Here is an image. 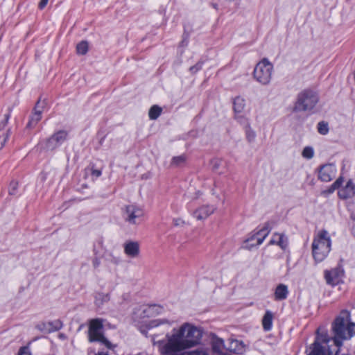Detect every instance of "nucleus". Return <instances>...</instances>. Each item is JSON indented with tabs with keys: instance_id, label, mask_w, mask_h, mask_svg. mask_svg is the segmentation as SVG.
<instances>
[{
	"instance_id": "nucleus-1",
	"label": "nucleus",
	"mask_w": 355,
	"mask_h": 355,
	"mask_svg": "<svg viewBox=\"0 0 355 355\" xmlns=\"http://www.w3.org/2000/svg\"><path fill=\"white\" fill-rule=\"evenodd\" d=\"M202 336L200 329L185 322L167 334L165 339L156 340L153 336L152 342L162 355H208L203 349L189 350L200 343Z\"/></svg>"
},
{
	"instance_id": "nucleus-2",
	"label": "nucleus",
	"mask_w": 355,
	"mask_h": 355,
	"mask_svg": "<svg viewBox=\"0 0 355 355\" xmlns=\"http://www.w3.org/2000/svg\"><path fill=\"white\" fill-rule=\"evenodd\" d=\"M350 314L343 310L336 318L332 324L334 338H330L324 327L317 329V336L314 343L306 351L308 355H338L339 348L343 341L351 338L355 335V324L349 322Z\"/></svg>"
},
{
	"instance_id": "nucleus-3",
	"label": "nucleus",
	"mask_w": 355,
	"mask_h": 355,
	"mask_svg": "<svg viewBox=\"0 0 355 355\" xmlns=\"http://www.w3.org/2000/svg\"><path fill=\"white\" fill-rule=\"evenodd\" d=\"M311 248L315 262H322L327 257L331 250V239L327 230H322L314 236Z\"/></svg>"
},
{
	"instance_id": "nucleus-4",
	"label": "nucleus",
	"mask_w": 355,
	"mask_h": 355,
	"mask_svg": "<svg viewBox=\"0 0 355 355\" xmlns=\"http://www.w3.org/2000/svg\"><path fill=\"white\" fill-rule=\"evenodd\" d=\"M318 101L317 92L306 89L298 94L293 109L295 111H310L315 107Z\"/></svg>"
},
{
	"instance_id": "nucleus-5",
	"label": "nucleus",
	"mask_w": 355,
	"mask_h": 355,
	"mask_svg": "<svg viewBox=\"0 0 355 355\" xmlns=\"http://www.w3.org/2000/svg\"><path fill=\"white\" fill-rule=\"evenodd\" d=\"M273 65L266 58L261 60L254 67V78L262 85H268L272 79Z\"/></svg>"
},
{
	"instance_id": "nucleus-6",
	"label": "nucleus",
	"mask_w": 355,
	"mask_h": 355,
	"mask_svg": "<svg viewBox=\"0 0 355 355\" xmlns=\"http://www.w3.org/2000/svg\"><path fill=\"white\" fill-rule=\"evenodd\" d=\"M68 137L69 132L67 130H60L42 141L41 145L46 150H54L67 141Z\"/></svg>"
},
{
	"instance_id": "nucleus-7",
	"label": "nucleus",
	"mask_w": 355,
	"mask_h": 355,
	"mask_svg": "<svg viewBox=\"0 0 355 355\" xmlns=\"http://www.w3.org/2000/svg\"><path fill=\"white\" fill-rule=\"evenodd\" d=\"M144 212L141 207L136 205H126L123 211L124 220L130 225L139 224L142 220Z\"/></svg>"
},
{
	"instance_id": "nucleus-8",
	"label": "nucleus",
	"mask_w": 355,
	"mask_h": 355,
	"mask_svg": "<svg viewBox=\"0 0 355 355\" xmlns=\"http://www.w3.org/2000/svg\"><path fill=\"white\" fill-rule=\"evenodd\" d=\"M88 340L90 343L98 342L109 350L114 351L116 347V345L112 344L104 336L102 330L88 329Z\"/></svg>"
},
{
	"instance_id": "nucleus-9",
	"label": "nucleus",
	"mask_w": 355,
	"mask_h": 355,
	"mask_svg": "<svg viewBox=\"0 0 355 355\" xmlns=\"http://www.w3.org/2000/svg\"><path fill=\"white\" fill-rule=\"evenodd\" d=\"M46 105V103L45 102V101H41L40 99L37 101L33 109V112L31 115L29 121L27 123V128H34L37 124V123L41 120L42 114L45 108Z\"/></svg>"
},
{
	"instance_id": "nucleus-10",
	"label": "nucleus",
	"mask_w": 355,
	"mask_h": 355,
	"mask_svg": "<svg viewBox=\"0 0 355 355\" xmlns=\"http://www.w3.org/2000/svg\"><path fill=\"white\" fill-rule=\"evenodd\" d=\"M336 172L337 169L334 164H324L318 171V178L322 182H330L336 177Z\"/></svg>"
},
{
	"instance_id": "nucleus-11",
	"label": "nucleus",
	"mask_w": 355,
	"mask_h": 355,
	"mask_svg": "<svg viewBox=\"0 0 355 355\" xmlns=\"http://www.w3.org/2000/svg\"><path fill=\"white\" fill-rule=\"evenodd\" d=\"M343 276V270L339 268H333L330 270L324 271V279L327 284L335 286L338 284L342 279Z\"/></svg>"
},
{
	"instance_id": "nucleus-12",
	"label": "nucleus",
	"mask_w": 355,
	"mask_h": 355,
	"mask_svg": "<svg viewBox=\"0 0 355 355\" xmlns=\"http://www.w3.org/2000/svg\"><path fill=\"white\" fill-rule=\"evenodd\" d=\"M216 209L212 205H203L193 212V216L198 220H205L211 215Z\"/></svg>"
},
{
	"instance_id": "nucleus-13",
	"label": "nucleus",
	"mask_w": 355,
	"mask_h": 355,
	"mask_svg": "<svg viewBox=\"0 0 355 355\" xmlns=\"http://www.w3.org/2000/svg\"><path fill=\"white\" fill-rule=\"evenodd\" d=\"M124 253L130 258H137L139 254V245L136 241H128L123 245Z\"/></svg>"
},
{
	"instance_id": "nucleus-14",
	"label": "nucleus",
	"mask_w": 355,
	"mask_h": 355,
	"mask_svg": "<svg viewBox=\"0 0 355 355\" xmlns=\"http://www.w3.org/2000/svg\"><path fill=\"white\" fill-rule=\"evenodd\" d=\"M10 117V112L4 114L3 119L0 123V150L3 148L8 138V130H3V129L6 126L8 120Z\"/></svg>"
},
{
	"instance_id": "nucleus-15",
	"label": "nucleus",
	"mask_w": 355,
	"mask_h": 355,
	"mask_svg": "<svg viewBox=\"0 0 355 355\" xmlns=\"http://www.w3.org/2000/svg\"><path fill=\"white\" fill-rule=\"evenodd\" d=\"M355 193V186L352 181L349 180L345 187L340 188L338 191V196L342 199H347L354 196Z\"/></svg>"
},
{
	"instance_id": "nucleus-16",
	"label": "nucleus",
	"mask_w": 355,
	"mask_h": 355,
	"mask_svg": "<svg viewBox=\"0 0 355 355\" xmlns=\"http://www.w3.org/2000/svg\"><path fill=\"white\" fill-rule=\"evenodd\" d=\"M288 240L284 234L275 233L270 241V244L277 245L282 250H286L288 247Z\"/></svg>"
},
{
	"instance_id": "nucleus-17",
	"label": "nucleus",
	"mask_w": 355,
	"mask_h": 355,
	"mask_svg": "<svg viewBox=\"0 0 355 355\" xmlns=\"http://www.w3.org/2000/svg\"><path fill=\"white\" fill-rule=\"evenodd\" d=\"M212 349L214 352L218 355H232V354L225 349L224 341L221 338H216L213 340Z\"/></svg>"
},
{
	"instance_id": "nucleus-18",
	"label": "nucleus",
	"mask_w": 355,
	"mask_h": 355,
	"mask_svg": "<svg viewBox=\"0 0 355 355\" xmlns=\"http://www.w3.org/2000/svg\"><path fill=\"white\" fill-rule=\"evenodd\" d=\"M62 324L59 320H56L52 322H48L38 325V328L40 330H44L45 332L49 333L55 331H58L62 328Z\"/></svg>"
},
{
	"instance_id": "nucleus-19",
	"label": "nucleus",
	"mask_w": 355,
	"mask_h": 355,
	"mask_svg": "<svg viewBox=\"0 0 355 355\" xmlns=\"http://www.w3.org/2000/svg\"><path fill=\"white\" fill-rule=\"evenodd\" d=\"M288 294V290L287 286L284 284H279L277 286L275 291V300H285Z\"/></svg>"
},
{
	"instance_id": "nucleus-20",
	"label": "nucleus",
	"mask_w": 355,
	"mask_h": 355,
	"mask_svg": "<svg viewBox=\"0 0 355 355\" xmlns=\"http://www.w3.org/2000/svg\"><path fill=\"white\" fill-rule=\"evenodd\" d=\"M272 320L273 313L269 310L266 311L262 319V325L265 331H268L272 329Z\"/></svg>"
},
{
	"instance_id": "nucleus-21",
	"label": "nucleus",
	"mask_w": 355,
	"mask_h": 355,
	"mask_svg": "<svg viewBox=\"0 0 355 355\" xmlns=\"http://www.w3.org/2000/svg\"><path fill=\"white\" fill-rule=\"evenodd\" d=\"M245 345L241 341L238 340H232L228 347V352H232L236 354H241L244 352Z\"/></svg>"
},
{
	"instance_id": "nucleus-22",
	"label": "nucleus",
	"mask_w": 355,
	"mask_h": 355,
	"mask_svg": "<svg viewBox=\"0 0 355 355\" xmlns=\"http://www.w3.org/2000/svg\"><path fill=\"white\" fill-rule=\"evenodd\" d=\"M245 107V100L241 96H236L233 101V108L236 114H241Z\"/></svg>"
},
{
	"instance_id": "nucleus-23",
	"label": "nucleus",
	"mask_w": 355,
	"mask_h": 355,
	"mask_svg": "<svg viewBox=\"0 0 355 355\" xmlns=\"http://www.w3.org/2000/svg\"><path fill=\"white\" fill-rule=\"evenodd\" d=\"M110 297L108 293H98L95 295V304L98 306H102L105 302L110 300Z\"/></svg>"
},
{
	"instance_id": "nucleus-24",
	"label": "nucleus",
	"mask_w": 355,
	"mask_h": 355,
	"mask_svg": "<svg viewBox=\"0 0 355 355\" xmlns=\"http://www.w3.org/2000/svg\"><path fill=\"white\" fill-rule=\"evenodd\" d=\"M103 320L100 318H95L89 321V329L103 330Z\"/></svg>"
},
{
	"instance_id": "nucleus-25",
	"label": "nucleus",
	"mask_w": 355,
	"mask_h": 355,
	"mask_svg": "<svg viewBox=\"0 0 355 355\" xmlns=\"http://www.w3.org/2000/svg\"><path fill=\"white\" fill-rule=\"evenodd\" d=\"M162 111V108L160 107H159L158 105L152 106L148 112L149 118L151 120L157 119L161 114Z\"/></svg>"
},
{
	"instance_id": "nucleus-26",
	"label": "nucleus",
	"mask_w": 355,
	"mask_h": 355,
	"mask_svg": "<svg viewBox=\"0 0 355 355\" xmlns=\"http://www.w3.org/2000/svg\"><path fill=\"white\" fill-rule=\"evenodd\" d=\"M270 231V228L268 227V225H266L263 228H262L259 232L258 235L261 236L257 239V245H261L266 237L268 235Z\"/></svg>"
},
{
	"instance_id": "nucleus-27",
	"label": "nucleus",
	"mask_w": 355,
	"mask_h": 355,
	"mask_svg": "<svg viewBox=\"0 0 355 355\" xmlns=\"http://www.w3.org/2000/svg\"><path fill=\"white\" fill-rule=\"evenodd\" d=\"M77 53L80 55H85L88 51V42L87 41H82L76 46Z\"/></svg>"
},
{
	"instance_id": "nucleus-28",
	"label": "nucleus",
	"mask_w": 355,
	"mask_h": 355,
	"mask_svg": "<svg viewBox=\"0 0 355 355\" xmlns=\"http://www.w3.org/2000/svg\"><path fill=\"white\" fill-rule=\"evenodd\" d=\"M245 137L248 142H253L256 138V132L248 125L245 127Z\"/></svg>"
},
{
	"instance_id": "nucleus-29",
	"label": "nucleus",
	"mask_w": 355,
	"mask_h": 355,
	"mask_svg": "<svg viewBox=\"0 0 355 355\" xmlns=\"http://www.w3.org/2000/svg\"><path fill=\"white\" fill-rule=\"evenodd\" d=\"M186 159L184 155L173 157L171 160V165L173 166H180L185 162Z\"/></svg>"
},
{
	"instance_id": "nucleus-30",
	"label": "nucleus",
	"mask_w": 355,
	"mask_h": 355,
	"mask_svg": "<svg viewBox=\"0 0 355 355\" xmlns=\"http://www.w3.org/2000/svg\"><path fill=\"white\" fill-rule=\"evenodd\" d=\"M302 155L306 159H311L314 155L313 148L311 146L305 147L302 150Z\"/></svg>"
},
{
	"instance_id": "nucleus-31",
	"label": "nucleus",
	"mask_w": 355,
	"mask_h": 355,
	"mask_svg": "<svg viewBox=\"0 0 355 355\" xmlns=\"http://www.w3.org/2000/svg\"><path fill=\"white\" fill-rule=\"evenodd\" d=\"M318 131L321 135H327L329 132L328 124L324 121L319 122L318 124Z\"/></svg>"
},
{
	"instance_id": "nucleus-32",
	"label": "nucleus",
	"mask_w": 355,
	"mask_h": 355,
	"mask_svg": "<svg viewBox=\"0 0 355 355\" xmlns=\"http://www.w3.org/2000/svg\"><path fill=\"white\" fill-rule=\"evenodd\" d=\"M223 161L218 158H214L211 161V166L212 170L214 171H218L220 166L223 165Z\"/></svg>"
},
{
	"instance_id": "nucleus-33",
	"label": "nucleus",
	"mask_w": 355,
	"mask_h": 355,
	"mask_svg": "<svg viewBox=\"0 0 355 355\" xmlns=\"http://www.w3.org/2000/svg\"><path fill=\"white\" fill-rule=\"evenodd\" d=\"M18 182L15 180L10 182L8 187V193L11 196H15L17 193Z\"/></svg>"
},
{
	"instance_id": "nucleus-34",
	"label": "nucleus",
	"mask_w": 355,
	"mask_h": 355,
	"mask_svg": "<svg viewBox=\"0 0 355 355\" xmlns=\"http://www.w3.org/2000/svg\"><path fill=\"white\" fill-rule=\"evenodd\" d=\"M343 182V179L342 177L338 178L330 187L329 191L334 192L336 189L340 188L341 184Z\"/></svg>"
},
{
	"instance_id": "nucleus-35",
	"label": "nucleus",
	"mask_w": 355,
	"mask_h": 355,
	"mask_svg": "<svg viewBox=\"0 0 355 355\" xmlns=\"http://www.w3.org/2000/svg\"><path fill=\"white\" fill-rule=\"evenodd\" d=\"M164 323L168 324V322L166 320H161V319L153 320L149 322L148 327H149V328H154V327H158L159 325H160L162 324H164Z\"/></svg>"
},
{
	"instance_id": "nucleus-36",
	"label": "nucleus",
	"mask_w": 355,
	"mask_h": 355,
	"mask_svg": "<svg viewBox=\"0 0 355 355\" xmlns=\"http://www.w3.org/2000/svg\"><path fill=\"white\" fill-rule=\"evenodd\" d=\"M203 62H198L196 63L194 66H192L190 67L189 70L191 73H196L199 70H200L202 67Z\"/></svg>"
},
{
	"instance_id": "nucleus-37",
	"label": "nucleus",
	"mask_w": 355,
	"mask_h": 355,
	"mask_svg": "<svg viewBox=\"0 0 355 355\" xmlns=\"http://www.w3.org/2000/svg\"><path fill=\"white\" fill-rule=\"evenodd\" d=\"M18 355H31V353L28 347H21L19 349Z\"/></svg>"
},
{
	"instance_id": "nucleus-38",
	"label": "nucleus",
	"mask_w": 355,
	"mask_h": 355,
	"mask_svg": "<svg viewBox=\"0 0 355 355\" xmlns=\"http://www.w3.org/2000/svg\"><path fill=\"white\" fill-rule=\"evenodd\" d=\"M175 226H182L184 224V221L181 218H174L173 220Z\"/></svg>"
},
{
	"instance_id": "nucleus-39",
	"label": "nucleus",
	"mask_w": 355,
	"mask_h": 355,
	"mask_svg": "<svg viewBox=\"0 0 355 355\" xmlns=\"http://www.w3.org/2000/svg\"><path fill=\"white\" fill-rule=\"evenodd\" d=\"M109 349H107V351H105L104 349H102L101 350H98L96 353H95L94 355H111L110 354Z\"/></svg>"
},
{
	"instance_id": "nucleus-40",
	"label": "nucleus",
	"mask_w": 355,
	"mask_h": 355,
	"mask_svg": "<svg viewBox=\"0 0 355 355\" xmlns=\"http://www.w3.org/2000/svg\"><path fill=\"white\" fill-rule=\"evenodd\" d=\"M101 171L98 169H92V175L96 178H98L101 175Z\"/></svg>"
},
{
	"instance_id": "nucleus-41",
	"label": "nucleus",
	"mask_w": 355,
	"mask_h": 355,
	"mask_svg": "<svg viewBox=\"0 0 355 355\" xmlns=\"http://www.w3.org/2000/svg\"><path fill=\"white\" fill-rule=\"evenodd\" d=\"M100 264H101V261L98 258L94 259V260L92 261V265H93L94 268H98L100 266Z\"/></svg>"
},
{
	"instance_id": "nucleus-42",
	"label": "nucleus",
	"mask_w": 355,
	"mask_h": 355,
	"mask_svg": "<svg viewBox=\"0 0 355 355\" xmlns=\"http://www.w3.org/2000/svg\"><path fill=\"white\" fill-rule=\"evenodd\" d=\"M48 1L49 0H41L40 3H39V7L41 9L44 8L46 6V4L48 3Z\"/></svg>"
},
{
	"instance_id": "nucleus-43",
	"label": "nucleus",
	"mask_w": 355,
	"mask_h": 355,
	"mask_svg": "<svg viewBox=\"0 0 355 355\" xmlns=\"http://www.w3.org/2000/svg\"><path fill=\"white\" fill-rule=\"evenodd\" d=\"M46 175L47 174L44 172H42L40 176H39V178L41 180V181H44L46 179Z\"/></svg>"
}]
</instances>
